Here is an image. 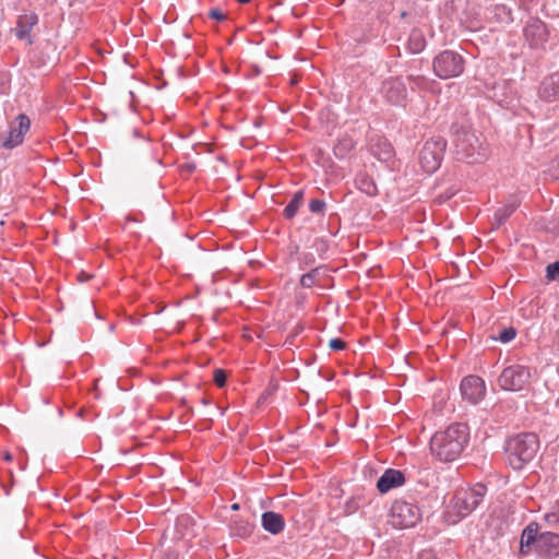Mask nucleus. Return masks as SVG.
I'll return each instance as SVG.
<instances>
[{"instance_id": "nucleus-9", "label": "nucleus", "mask_w": 559, "mask_h": 559, "mask_svg": "<svg viewBox=\"0 0 559 559\" xmlns=\"http://www.w3.org/2000/svg\"><path fill=\"white\" fill-rule=\"evenodd\" d=\"M531 370L523 366H510L499 377V385L507 391H521L530 382Z\"/></svg>"}, {"instance_id": "nucleus-2", "label": "nucleus", "mask_w": 559, "mask_h": 559, "mask_svg": "<svg viewBox=\"0 0 559 559\" xmlns=\"http://www.w3.org/2000/svg\"><path fill=\"white\" fill-rule=\"evenodd\" d=\"M469 437L466 421H454L430 439L431 453L440 461L452 462L462 452Z\"/></svg>"}, {"instance_id": "nucleus-8", "label": "nucleus", "mask_w": 559, "mask_h": 559, "mask_svg": "<svg viewBox=\"0 0 559 559\" xmlns=\"http://www.w3.org/2000/svg\"><path fill=\"white\" fill-rule=\"evenodd\" d=\"M433 70L441 79L457 76L463 72V59L459 53L445 50L435 58Z\"/></svg>"}, {"instance_id": "nucleus-1", "label": "nucleus", "mask_w": 559, "mask_h": 559, "mask_svg": "<svg viewBox=\"0 0 559 559\" xmlns=\"http://www.w3.org/2000/svg\"><path fill=\"white\" fill-rule=\"evenodd\" d=\"M519 554L522 557L534 554L538 559H556L559 557V534L540 532L539 524L531 522L522 531Z\"/></svg>"}, {"instance_id": "nucleus-7", "label": "nucleus", "mask_w": 559, "mask_h": 559, "mask_svg": "<svg viewBox=\"0 0 559 559\" xmlns=\"http://www.w3.org/2000/svg\"><path fill=\"white\" fill-rule=\"evenodd\" d=\"M444 148L445 141L441 138L431 139L425 143L420 151L419 163L426 173L432 174L439 168Z\"/></svg>"}, {"instance_id": "nucleus-32", "label": "nucleus", "mask_w": 559, "mask_h": 559, "mask_svg": "<svg viewBox=\"0 0 559 559\" xmlns=\"http://www.w3.org/2000/svg\"><path fill=\"white\" fill-rule=\"evenodd\" d=\"M356 421H344V425L341 427V430L344 431L345 429L353 428L355 426Z\"/></svg>"}, {"instance_id": "nucleus-12", "label": "nucleus", "mask_w": 559, "mask_h": 559, "mask_svg": "<svg viewBox=\"0 0 559 559\" xmlns=\"http://www.w3.org/2000/svg\"><path fill=\"white\" fill-rule=\"evenodd\" d=\"M381 93L389 103L401 105L406 98L407 90L402 80L391 78L383 82Z\"/></svg>"}, {"instance_id": "nucleus-18", "label": "nucleus", "mask_w": 559, "mask_h": 559, "mask_svg": "<svg viewBox=\"0 0 559 559\" xmlns=\"http://www.w3.org/2000/svg\"><path fill=\"white\" fill-rule=\"evenodd\" d=\"M304 200V192L297 191L292 201L288 203V205L285 207L284 213L287 218H292L298 211L299 206L301 205Z\"/></svg>"}, {"instance_id": "nucleus-39", "label": "nucleus", "mask_w": 559, "mask_h": 559, "mask_svg": "<svg viewBox=\"0 0 559 559\" xmlns=\"http://www.w3.org/2000/svg\"><path fill=\"white\" fill-rule=\"evenodd\" d=\"M188 421H182V420H179L178 424L181 426L183 424H187Z\"/></svg>"}, {"instance_id": "nucleus-10", "label": "nucleus", "mask_w": 559, "mask_h": 559, "mask_svg": "<svg viewBox=\"0 0 559 559\" xmlns=\"http://www.w3.org/2000/svg\"><path fill=\"white\" fill-rule=\"evenodd\" d=\"M460 393L463 401L477 405L486 395V383L478 376H466L461 381Z\"/></svg>"}, {"instance_id": "nucleus-26", "label": "nucleus", "mask_w": 559, "mask_h": 559, "mask_svg": "<svg viewBox=\"0 0 559 559\" xmlns=\"http://www.w3.org/2000/svg\"><path fill=\"white\" fill-rule=\"evenodd\" d=\"M309 206L312 213H321L325 207V203L321 200H312Z\"/></svg>"}, {"instance_id": "nucleus-29", "label": "nucleus", "mask_w": 559, "mask_h": 559, "mask_svg": "<svg viewBox=\"0 0 559 559\" xmlns=\"http://www.w3.org/2000/svg\"><path fill=\"white\" fill-rule=\"evenodd\" d=\"M210 16L212 19H215V20H218V21H222V20L225 19V14L221 10H218V9H212L210 11Z\"/></svg>"}, {"instance_id": "nucleus-24", "label": "nucleus", "mask_w": 559, "mask_h": 559, "mask_svg": "<svg viewBox=\"0 0 559 559\" xmlns=\"http://www.w3.org/2000/svg\"><path fill=\"white\" fill-rule=\"evenodd\" d=\"M515 330L513 328H508L500 332L498 340L502 343H509L515 337Z\"/></svg>"}, {"instance_id": "nucleus-31", "label": "nucleus", "mask_w": 559, "mask_h": 559, "mask_svg": "<svg viewBox=\"0 0 559 559\" xmlns=\"http://www.w3.org/2000/svg\"><path fill=\"white\" fill-rule=\"evenodd\" d=\"M552 168L555 170L554 176L559 178V156L552 162Z\"/></svg>"}, {"instance_id": "nucleus-33", "label": "nucleus", "mask_w": 559, "mask_h": 559, "mask_svg": "<svg viewBox=\"0 0 559 559\" xmlns=\"http://www.w3.org/2000/svg\"><path fill=\"white\" fill-rule=\"evenodd\" d=\"M91 414H88L84 408H81L78 413V416L79 417H83V416H90Z\"/></svg>"}, {"instance_id": "nucleus-6", "label": "nucleus", "mask_w": 559, "mask_h": 559, "mask_svg": "<svg viewBox=\"0 0 559 559\" xmlns=\"http://www.w3.org/2000/svg\"><path fill=\"white\" fill-rule=\"evenodd\" d=\"M420 509L407 501H395L391 508V523L399 528H406L416 525L420 520Z\"/></svg>"}, {"instance_id": "nucleus-20", "label": "nucleus", "mask_w": 559, "mask_h": 559, "mask_svg": "<svg viewBox=\"0 0 559 559\" xmlns=\"http://www.w3.org/2000/svg\"><path fill=\"white\" fill-rule=\"evenodd\" d=\"M321 267H316L311 270L309 273L304 274L300 278L301 286L307 288L311 287L314 284L317 277L321 274Z\"/></svg>"}, {"instance_id": "nucleus-21", "label": "nucleus", "mask_w": 559, "mask_h": 559, "mask_svg": "<svg viewBox=\"0 0 559 559\" xmlns=\"http://www.w3.org/2000/svg\"><path fill=\"white\" fill-rule=\"evenodd\" d=\"M514 210H515L514 204L500 207L495 214V219L497 221V224L498 225L502 224L511 215V213Z\"/></svg>"}, {"instance_id": "nucleus-35", "label": "nucleus", "mask_w": 559, "mask_h": 559, "mask_svg": "<svg viewBox=\"0 0 559 559\" xmlns=\"http://www.w3.org/2000/svg\"><path fill=\"white\" fill-rule=\"evenodd\" d=\"M88 277H90V276H87V275H82V276L80 277V280L84 282V281H87V278H88Z\"/></svg>"}, {"instance_id": "nucleus-27", "label": "nucleus", "mask_w": 559, "mask_h": 559, "mask_svg": "<svg viewBox=\"0 0 559 559\" xmlns=\"http://www.w3.org/2000/svg\"><path fill=\"white\" fill-rule=\"evenodd\" d=\"M329 346L333 350H341L345 347V343L340 338L330 340Z\"/></svg>"}, {"instance_id": "nucleus-36", "label": "nucleus", "mask_w": 559, "mask_h": 559, "mask_svg": "<svg viewBox=\"0 0 559 559\" xmlns=\"http://www.w3.org/2000/svg\"><path fill=\"white\" fill-rule=\"evenodd\" d=\"M231 509H233V510H238V509H239V504H237V503L233 504V506H231Z\"/></svg>"}, {"instance_id": "nucleus-22", "label": "nucleus", "mask_w": 559, "mask_h": 559, "mask_svg": "<svg viewBox=\"0 0 559 559\" xmlns=\"http://www.w3.org/2000/svg\"><path fill=\"white\" fill-rule=\"evenodd\" d=\"M451 414H454V415H456V416H459V417H462V416H464V415H465V413H464V407H463L462 405H460L459 407H455V405H454V404H451V405H450V407H449V409L443 411L442 408H440V409L436 413V415H437V416H449V415H451Z\"/></svg>"}, {"instance_id": "nucleus-30", "label": "nucleus", "mask_w": 559, "mask_h": 559, "mask_svg": "<svg viewBox=\"0 0 559 559\" xmlns=\"http://www.w3.org/2000/svg\"><path fill=\"white\" fill-rule=\"evenodd\" d=\"M236 534L240 537H245L247 536L249 533H250V527L246 524V525H240L239 527L236 528Z\"/></svg>"}, {"instance_id": "nucleus-19", "label": "nucleus", "mask_w": 559, "mask_h": 559, "mask_svg": "<svg viewBox=\"0 0 559 559\" xmlns=\"http://www.w3.org/2000/svg\"><path fill=\"white\" fill-rule=\"evenodd\" d=\"M353 147V140L349 138H345L340 140L338 143L334 146V153L336 156L343 158Z\"/></svg>"}, {"instance_id": "nucleus-16", "label": "nucleus", "mask_w": 559, "mask_h": 559, "mask_svg": "<svg viewBox=\"0 0 559 559\" xmlns=\"http://www.w3.org/2000/svg\"><path fill=\"white\" fill-rule=\"evenodd\" d=\"M262 527L273 534L276 535L284 530L285 521L280 513L273 511H266L261 516Z\"/></svg>"}, {"instance_id": "nucleus-13", "label": "nucleus", "mask_w": 559, "mask_h": 559, "mask_svg": "<svg viewBox=\"0 0 559 559\" xmlns=\"http://www.w3.org/2000/svg\"><path fill=\"white\" fill-rule=\"evenodd\" d=\"M404 483L405 477L401 471L389 468L378 479L377 488L381 493H385L393 488L402 486Z\"/></svg>"}, {"instance_id": "nucleus-11", "label": "nucleus", "mask_w": 559, "mask_h": 559, "mask_svg": "<svg viewBox=\"0 0 559 559\" xmlns=\"http://www.w3.org/2000/svg\"><path fill=\"white\" fill-rule=\"evenodd\" d=\"M31 128V120L26 115H19L14 123L11 124L9 135L3 140L2 145L5 148H14L19 146L24 135Z\"/></svg>"}, {"instance_id": "nucleus-3", "label": "nucleus", "mask_w": 559, "mask_h": 559, "mask_svg": "<svg viewBox=\"0 0 559 559\" xmlns=\"http://www.w3.org/2000/svg\"><path fill=\"white\" fill-rule=\"evenodd\" d=\"M539 449V440L534 432H522L509 438L506 444L509 464L513 469H522L531 462Z\"/></svg>"}, {"instance_id": "nucleus-14", "label": "nucleus", "mask_w": 559, "mask_h": 559, "mask_svg": "<svg viewBox=\"0 0 559 559\" xmlns=\"http://www.w3.org/2000/svg\"><path fill=\"white\" fill-rule=\"evenodd\" d=\"M38 19L35 13H25L19 16L17 25L15 28V36L19 39L26 40L32 44L31 31L36 25Z\"/></svg>"}, {"instance_id": "nucleus-38", "label": "nucleus", "mask_w": 559, "mask_h": 559, "mask_svg": "<svg viewBox=\"0 0 559 559\" xmlns=\"http://www.w3.org/2000/svg\"><path fill=\"white\" fill-rule=\"evenodd\" d=\"M305 260H306V262L308 263V262H310V261H311V258H309L308 255H306V257H305Z\"/></svg>"}, {"instance_id": "nucleus-23", "label": "nucleus", "mask_w": 559, "mask_h": 559, "mask_svg": "<svg viewBox=\"0 0 559 559\" xmlns=\"http://www.w3.org/2000/svg\"><path fill=\"white\" fill-rule=\"evenodd\" d=\"M546 276L549 281H559V261L547 265Z\"/></svg>"}, {"instance_id": "nucleus-17", "label": "nucleus", "mask_w": 559, "mask_h": 559, "mask_svg": "<svg viewBox=\"0 0 559 559\" xmlns=\"http://www.w3.org/2000/svg\"><path fill=\"white\" fill-rule=\"evenodd\" d=\"M539 94L540 97L546 100L559 98V73H554L544 80Z\"/></svg>"}, {"instance_id": "nucleus-5", "label": "nucleus", "mask_w": 559, "mask_h": 559, "mask_svg": "<svg viewBox=\"0 0 559 559\" xmlns=\"http://www.w3.org/2000/svg\"><path fill=\"white\" fill-rule=\"evenodd\" d=\"M487 488L481 484H476L472 488L460 489L452 499V506L460 518H465L472 513L483 501Z\"/></svg>"}, {"instance_id": "nucleus-34", "label": "nucleus", "mask_w": 559, "mask_h": 559, "mask_svg": "<svg viewBox=\"0 0 559 559\" xmlns=\"http://www.w3.org/2000/svg\"><path fill=\"white\" fill-rule=\"evenodd\" d=\"M3 459L7 461V462H10L12 460V455L9 453V452H5L3 454Z\"/></svg>"}, {"instance_id": "nucleus-15", "label": "nucleus", "mask_w": 559, "mask_h": 559, "mask_svg": "<svg viewBox=\"0 0 559 559\" xmlns=\"http://www.w3.org/2000/svg\"><path fill=\"white\" fill-rule=\"evenodd\" d=\"M525 37L531 46L538 47L547 39V28L540 21L528 24L525 28Z\"/></svg>"}, {"instance_id": "nucleus-4", "label": "nucleus", "mask_w": 559, "mask_h": 559, "mask_svg": "<svg viewBox=\"0 0 559 559\" xmlns=\"http://www.w3.org/2000/svg\"><path fill=\"white\" fill-rule=\"evenodd\" d=\"M456 154L468 163H479L486 158V147L476 131L463 130L455 140Z\"/></svg>"}, {"instance_id": "nucleus-25", "label": "nucleus", "mask_w": 559, "mask_h": 559, "mask_svg": "<svg viewBox=\"0 0 559 559\" xmlns=\"http://www.w3.org/2000/svg\"><path fill=\"white\" fill-rule=\"evenodd\" d=\"M214 381L219 388L224 386L226 383V372L223 369L214 370Z\"/></svg>"}, {"instance_id": "nucleus-28", "label": "nucleus", "mask_w": 559, "mask_h": 559, "mask_svg": "<svg viewBox=\"0 0 559 559\" xmlns=\"http://www.w3.org/2000/svg\"><path fill=\"white\" fill-rule=\"evenodd\" d=\"M545 520L549 524L559 523V511L545 514Z\"/></svg>"}, {"instance_id": "nucleus-37", "label": "nucleus", "mask_w": 559, "mask_h": 559, "mask_svg": "<svg viewBox=\"0 0 559 559\" xmlns=\"http://www.w3.org/2000/svg\"><path fill=\"white\" fill-rule=\"evenodd\" d=\"M237 1H238V2H240V3H247V2H249L250 0H237Z\"/></svg>"}]
</instances>
